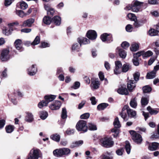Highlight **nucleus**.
<instances>
[{"label":"nucleus","mask_w":159,"mask_h":159,"mask_svg":"<svg viewBox=\"0 0 159 159\" xmlns=\"http://www.w3.org/2000/svg\"><path fill=\"white\" fill-rule=\"evenodd\" d=\"M156 74V72H154V71L152 70L147 74L146 78L148 79H153L155 77Z\"/></svg>","instance_id":"27"},{"label":"nucleus","mask_w":159,"mask_h":159,"mask_svg":"<svg viewBox=\"0 0 159 159\" xmlns=\"http://www.w3.org/2000/svg\"><path fill=\"white\" fill-rule=\"evenodd\" d=\"M149 99L148 98L143 97L141 100V103L142 107H144L147 105Z\"/></svg>","instance_id":"22"},{"label":"nucleus","mask_w":159,"mask_h":159,"mask_svg":"<svg viewBox=\"0 0 159 159\" xmlns=\"http://www.w3.org/2000/svg\"><path fill=\"white\" fill-rule=\"evenodd\" d=\"M120 68H117L115 67V68L114 70V73L116 74H120L121 72V70H120Z\"/></svg>","instance_id":"62"},{"label":"nucleus","mask_w":159,"mask_h":159,"mask_svg":"<svg viewBox=\"0 0 159 159\" xmlns=\"http://www.w3.org/2000/svg\"><path fill=\"white\" fill-rule=\"evenodd\" d=\"M16 14L21 17H23L26 16V14L22 10H19L16 11Z\"/></svg>","instance_id":"45"},{"label":"nucleus","mask_w":159,"mask_h":159,"mask_svg":"<svg viewBox=\"0 0 159 159\" xmlns=\"http://www.w3.org/2000/svg\"><path fill=\"white\" fill-rule=\"evenodd\" d=\"M122 47L124 49H126L129 46V44L127 42H123L121 44Z\"/></svg>","instance_id":"51"},{"label":"nucleus","mask_w":159,"mask_h":159,"mask_svg":"<svg viewBox=\"0 0 159 159\" xmlns=\"http://www.w3.org/2000/svg\"><path fill=\"white\" fill-rule=\"evenodd\" d=\"M127 113L129 117L131 118H136V112L135 111H134L130 108H129L127 110Z\"/></svg>","instance_id":"18"},{"label":"nucleus","mask_w":159,"mask_h":159,"mask_svg":"<svg viewBox=\"0 0 159 159\" xmlns=\"http://www.w3.org/2000/svg\"><path fill=\"white\" fill-rule=\"evenodd\" d=\"M43 21L45 24L49 25L52 22V19L49 16H46L43 18Z\"/></svg>","instance_id":"24"},{"label":"nucleus","mask_w":159,"mask_h":159,"mask_svg":"<svg viewBox=\"0 0 159 159\" xmlns=\"http://www.w3.org/2000/svg\"><path fill=\"white\" fill-rule=\"evenodd\" d=\"M83 143V141L82 140H79L78 141H75L74 142H73L70 147L72 148L78 147L79 146L82 145Z\"/></svg>","instance_id":"25"},{"label":"nucleus","mask_w":159,"mask_h":159,"mask_svg":"<svg viewBox=\"0 0 159 159\" xmlns=\"http://www.w3.org/2000/svg\"><path fill=\"white\" fill-rule=\"evenodd\" d=\"M40 41V39L39 37L37 36L35 38L33 42L31 44L32 45H36L39 44Z\"/></svg>","instance_id":"40"},{"label":"nucleus","mask_w":159,"mask_h":159,"mask_svg":"<svg viewBox=\"0 0 159 159\" xmlns=\"http://www.w3.org/2000/svg\"><path fill=\"white\" fill-rule=\"evenodd\" d=\"M150 138L152 139H159V133L156 132L153 133L150 137Z\"/></svg>","instance_id":"49"},{"label":"nucleus","mask_w":159,"mask_h":159,"mask_svg":"<svg viewBox=\"0 0 159 159\" xmlns=\"http://www.w3.org/2000/svg\"><path fill=\"white\" fill-rule=\"evenodd\" d=\"M52 22L57 25H59L61 23V18L57 16H55L52 19Z\"/></svg>","instance_id":"20"},{"label":"nucleus","mask_w":159,"mask_h":159,"mask_svg":"<svg viewBox=\"0 0 159 159\" xmlns=\"http://www.w3.org/2000/svg\"><path fill=\"white\" fill-rule=\"evenodd\" d=\"M127 16L129 19L135 21L137 20L136 17L133 14L129 13L127 15Z\"/></svg>","instance_id":"42"},{"label":"nucleus","mask_w":159,"mask_h":159,"mask_svg":"<svg viewBox=\"0 0 159 159\" xmlns=\"http://www.w3.org/2000/svg\"><path fill=\"white\" fill-rule=\"evenodd\" d=\"M136 82H135L134 80H129L127 83V89H133L135 88Z\"/></svg>","instance_id":"13"},{"label":"nucleus","mask_w":159,"mask_h":159,"mask_svg":"<svg viewBox=\"0 0 159 159\" xmlns=\"http://www.w3.org/2000/svg\"><path fill=\"white\" fill-rule=\"evenodd\" d=\"M113 125L115 127L111 130L112 132L114 133L113 136L114 137H117L119 132V130L118 128H120L121 125L120 124L118 118L117 117L114 120Z\"/></svg>","instance_id":"3"},{"label":"nucleus","mask_w":159,"mask_h":159,"mask_svg":"<svg viewBox=\"0 0 159 159\" xmlns=\"http://www.w3.org/2000/svg\"><path fill=\"white\" fill-rule=\"evenodd\" d=\"M5 120L4 119L0 120V129L2 128L5 124Z\"/></svg>","instance_id":"58"},{"label":"nucleus","mask_w":159,"mask_h":159,"mask_svg":"<svg viewBox=\"0 0 159 159\" xmlns=\"http://www.w3.org/2000/svg\"><path fill=\"white\" fill-rule=\"evenodd\" d=\"M140 7L132 6V11L133 12H137L140 11Z\"/></svg>","instance_id":"60"},{"label":"nucleus","mask_w":159,"mask_h":159,"mask_svg":"<svg viewBox=\"0 0 159 159\" xmlns=\"http://www.w3.org/2000/svg\"><path fill=\"white\" fill-rule=\"evenodd\" d=\"M89 129L91 130H95L97 129L96 126L91 123H89Z\"/></svg>","instance_id":"41"},{"label":"nucleus","mask_w":159,"mask_h":159,"mask_svg":"<svg viewBox=\"0 0 159 159\" xmlns=\"http://www.w3.org/2000/svg\"><path fill=\"white\" fill-rule=\"evenodd\" d=\"M37 71V69L35 67V65H33L31 67H30L28 69V74L30 75H35Z\"/></svg>","instance_id":"17"},{"label":"nucleus","mask_w":159,"mask_h":159,"mask_svg":"<svg viewBox=\"0 0 159 159\" xmlns=\"http://www.w3.org/2000/svg\"><path fill=\"white\" fill-rule=\"evenodd\" d=\"M153 55V52L151 51H148L146 52L143 51V58L149 57Z\"/></svg>","instance_id":"35"},{"label":"nucleus","mask_w":159,"mask_h":159,"mask_svg":"<svg viewBox=\"0 0 159 159\" xmlns=\"http://www.w3.org/2000/svg\"><path fill=\"white\" fill-rule=\"evenodd\" d=\"M80 86V82L78 81H76L75 82L74 85L72 87V88L76 89L79 88Z\"/></svg>","instance_id":"55"},{"label":"nucleus","mask_w":159,"mask_h":159,"mask_svg":"<svg viewBox=\"0 0 159 159\" xmlns=\"http://www.w3.org/2000/svg\"><path fill=\"white\" fill-rule=\"evenodd\" d=\"M14 45L15 48L20 52L24 50V48L22 47V42L20 39H17L15 40L14 43Z\"/></svg>","instance_id":"9"},{"label":"nucleus","mask_w":159,"mask_h":159,"mask_svg":"<svg viewBox=\"0 0 159 159\" xmlns=\"http://www.w3.org/2000/svg\"><path fill=\"white\" fill-rule=\"evenodd\" d=\"M159 148V143L157 142L152 143L148 146V149L152 151H155Z\"/></svg>","instance_id":"16"},{"label":"nucleus","mask_w":159,"mask_h":159,"mask_svg":"<svg viewBox=\"0 0 159 159\" xmlns=\"http://www.w3.org/2000/svg\"><path fill=\"white\" fill-rule=\"evenodd\" d=\"M130 134L132 136V139L134 141L138 144L141 143L143 139L141 136L134 131H129Z\"/></svg>","instance_id":"5"},{"label":"nucleus","mask_w":159,"mask_h":159,"mask_svg":"<svg viewBox=\"0 0 159 159\" xmlns=\"http://www.w3.org/2000/svg\"><path fill=\"white\" fill-rule=\"evenodd\" d=\"M80 47L77 43L73 45L72 49L73 50L78 51Z\"/></svg>","instance_id":"54"},{"label":"nucleus","mask_w":159,"mask_h":159,"mask_svg":"<svg viewBox=\"0 0 159 159\" xmlns=\"http://www.w3.org/2000/svg\"><path fill=\"white\" fill-rule=\"evenodd\" d=\"M149 34L151 36H154L157 34V31L154 29H151L149 31Z\"/></svg>","instance_id":"44"},{"label":"nucleus","mask_w":159,"mask_h":159,"mask_svg":"<svg viewBox=\"0 0 159 159\" xmlns=\"http://www.w3.org/2000/svg\"><path fill=\"white\" fill-rule=\"evenodd\" d=\"M129 104L130 106L133 108H136L137 106V98H134L131 99Z\"/></svg>","instance_id":"21"},{"label":"nucleus","mask_w":159,"mask_h":159,"mask_svg":"<svg viewBox=\"0 0 159 159\" xmlns=\"http://www.w3.org/2000/svg\"><path fill=\"white\" fill-rule=\"evenodd\" d=\"M98 75L100 80L102 81L104 79V76L103 73L101 71L99 72Z\"/></svg>","instance_id":"64"},{"label":"nucleus","mask_w":159,"mask_h":159,"mask_svg":"<svg viewBox=\"0 0 159 159\" xmlns=\"http://www.w3.org/2000/svg\"><path fill=\"white\" fill-rule=\"evenodd\" d=\"M100 39L103 42H106L107 43H110L113 41L112 36L110 34H103L101 35Z\"/></svg>","instance_id":"8"},{"label":"nucleus","mask_w":159,"mask_h":159,"mask_svg":"<svg viewBox=\"0 0 159 159\" xmlns=\"http://www.w3.org/2000/svg\"><path fill=\"white\" fill-rule=\"evenodd\" d=\"M116 52H118L120 56L122 58H125L126 56V53L125 51L123 49L118 47L116 49Z\"/></svg>","instance_id":"14"},{"label":"nucleus","mask_w":159,"mask_h":159,"mask_svg":"<svg viewBox=\"0 0 159 159\" xmlns=\"http://www.w3.org/2000/svg\"><path fill=\"white\" fill-rule=\"evenodd\" d=\"M120 115L124 120H128L127 116L125 112H121L120 113Z\"/></svg>","instance_id":"52"},{"label":"nucleus","mask_w":159,"mask_h":159,"mask_svg":"<svg viewBox=\"0 0 159 159\" xmlns=\"http://www.w3.org/2000/svg\"><path fill=\"white\" fill-rule=\"evenodd\" d=\"M89 114L88 113H86L81 115L80 118L82 119H86L88 118L89 117Z\"/></svg>","instance_id":"50"},{"label":"nucleus","mask_w":159,"mask_h":159,"mask_svg":"<svg viewBox=\"0 0 159 159\" xmlns=\"http://www.w3.org/2000/svg\"><path fill=\"white\" fill-rule=\"evenodd\" d=\"M48 104V102L46 100H42L38 104V107L40 108H41L47 106Z\"/></svg>","instance_id":"32"},{"label":"nucleus","mask_w":159,"mask_h":159,"mask_svg":"<svg viewBox=\"0 0 159 159\" xmlns=\"http://www.w3.org/2000/svg\"><path fill=\"white\" fill-rule=\"evenodd\" d=\"M78 41L80 44L81 47L82 44H86L90 43L89 39L85 38L80 37L78 39Z\"/></svg>","instance_id":"15"},{"label":"nucleus","mask_w":159,"mask_h":159,"mask_svg":"<svg viewBox=\"0 0 159 159\" xmlns=\"http://www.w3.org/2000/svg\"><path fill=\"white\" fill-rule=\"evenodd\" d=\"M34 22V19L33 18H30L24 21L22 26L23 27H30L32 26V24Z\"/></svg>","instance_id":"12"},{"label":"nucleus","mask_w":159,"mask_h":159,"mask_svg":"<svg viewBox=\"0 0 159 159\" xmlns=\"http://www.w3.org/2000/svg\"><path fill=\"white\" fill-rule=\"evenodd\" d=\"M139 48V44L138 43H134L132 44L130 49L132 51L135 52L138 50Z\"/></svg>","instance_id":"33"},{"label":"nucleus","mask_w":159,"mask_h":159,"mask_svg":"<svg viewBox=\"0 0 159 159\" xmlns=\"http://www.w3.org/2000/svg\"><path fill=\"white\" fill-rule=\"evenodd\" d=\"M108 106V104L107 103H102L98 106L97 109L98 110H102L105 109Z\"/></svg>","instance_id":"29"},{"label":"nucleus","mask_w":159,"mask_h":159,"mask_svg":"<svg viewBox=\"0 0 159 159\" xmlns=\"http://www.w3.org/2000/svg\"><path fill=\"white\" fill-rule=\"evenodd\" d=\"M9 50L8 48H4L1 51L0 59L2 61H6L9 59Z\"/></svg>","instance_id":"6"},{"label":"nucleus","mask_w":159,"mask_h":159,"mask_svg":"<svg viewBox=\"0 0 159 159\" xmlns=\"http://www.w3.org/2000/svg\"><path fill=\"white\" fill-rule=\"evenodd\" d=\"M15 129L14 126L9 125L6 126L5 127V129L7 133H10L12 132Z\"/></svg>","instance_id":"26"},{"label":"nucleus","mask_w":159,"mask_h":159,"mask_svg":"<svg viewBox=\"0 0 159 159\" xmlns=\"http://www.w3.org/2000/svg\"><path fill=\"white\" fill-rule=\"evenodd\" d=\"M49 46V44L45 42H42L41 43V45L39 46L40 48H45Z\"/></svg>","instance_id":"56"},{"label":"nucleus","mask_w":159,"mask_h":159,"mask_svg":"<svg viewBox=\"0 0 159 159\" xmlns=\"http://www.w3.org/2000/svg\"><path fill=\"white\" fill-rule=\"evenodd\" d=\"M28 6V5L25 2H21L20 3V7L21 9L23 10L27 8Z\"/></svg>","instance_id":"47"},{"label":"nucleus","mask_w":159,"mask_h":159,"mask_svg":"<svg viewBox=\"0 0 159 159\" xmlns=\"http://www.w3.org/2000/svg\"><path fill=\"white\" fill-rule=\"evenodd\" d=\"M67 117V111L65 108L62 109V113L61 114V117L63 119H65Z\"/></svg>","instance_id":"38"},{"label":"nucleus","mask_w":159,"mask_h":159,"mask_svg":"<svg viewBox=\"0 0 159 159\" xmlns=\"http://www.w3.org/2000/svg\"><path fill=\"white\" fill-rule=\"evenodd\" d=\"M116 67L121 68L122 67V64L120 61H117L115 62Z\"/></svg>","instance_id":"61"},{"label":"nucleus","mask_w":159,"mask_h":159,"mask_svg":"<svg viewBox=\"0 0 159 159\" xmlns=\"http://www.w3.org/2000/svg\"><path fill=\"white\" fill-rule=\"evenodd\" d=\"M149 4L151 5H157L158 4V0H148Z\"/></svg>","instance_id":"53"},{"label":"nucleus","mask_w":159,"mask_h":159,"mask_svg":"<svg viewBox=\"0 0 159 159\" xmlns=\"http://www.w3.org/2000/svg\"><path fill=\"white\" fill-rule=\"evenodd\" d=\"M147 110L152 115H156L158 112V111L152 109L150 106H148L147 107Z\"/></svg>","instance_id":"30"},{"label":"nucleus","mask_w":159,"mask_h":159,"mask_svg":"<svg viewBox=\"0 0 159 159\" xmlns=\"http://www.w3.org/2000/svg\"><path fill=\"white\" fill-rule=\"evenodd\" d=\"M90 100L91 101V102L93 105H95L97 103V101L96 100V98L94 97H92L90 98Z\"/></svg>","instance_id":"63"},{"label":"nucleus","mask_w":159,"mask_h":159,"mask_svg":"<svg viewBox=\"0 0 159 159\" xmlns=\"http://www.w3.org/2000/svg\"><path fill=\"white\" fill-rule=\"evenodd\" d=\"M51 138L53 140L59 142L60 140V136L57 134L52 135L51 136Z\"/></svg>","instance_id":"36"},{"label":"nucleus","mask_w":159,"mask_h":159,"mask_svg":"<svg viewBox=\"0 0 159 159\" xmlns=\"http://www.w3.org/2000/svg\"><path fill=\"white\" fill-rule=\"evenodd\" d=\"M140 76V73L138 72H136L133 74L134 79V81L137 82L139 80Z\"/></svg>","instance_id":"43"},{"label":"nucleus","mask_w":159,"mask_h":159,"mask_svg":"<svg viewBox=\"0 0 159 159\" xmlns=\"http://www.w3.org/2000/svg\"><path fill=\"white\" fill-rule=\"evenodd\" d=\"M91 85L94 89H98L100 85L99 82L95 80H92L91 82Z\"/></svg>","instance_id":"28"},{"label":"nucleus","mask_w":159,"mask_h":159,"mask_svg":"<svg viewBox=\"0 0 159 159\" xmlns=\"http://www.w3.org/2000/svg\"><path fill=\"white\" fill-rule=\"evenodd\" d=\"M76 127L78 131L86 132L88 130L86 121L82 120H80L77 122Z\"/></svg>","instance_id":"4"},{"label":"nucleus","mask_w":159,"mask_h":159,"mask_svg":"<svg viewBox=\"0 0 159 159\" xmlns=\"http://www.w3.org/2000/svg\"><path fill=\"white\" fill-rule=\"evenodd\" d=\"M56 97V96L53 95H45L44 97V99L46 101L48 102V103L51 102L53 101Z\"/></svg>","instance_id":"19"},{"label":"nucleus","mask_w":159,"mask_h":159,"mask_svg":"<svg viewBox=\"0 0 159 159\" xmlns=\"http://www.w3.org/2000/svg\"><path fill=\"white\" fill-rule=\"evenodd\" d=\"M39 151L38 149H32L28 155L27 159H38L40 157L39 155Z\"/></svg>","instance_id":"7"},{"label":"nucleus","mask_w":159,"mask_h":159,"mask_svg":"<svg viewBox=\"0 0 159 159\" xmlns=\"http://www.w3.org/2000/svg\"><path fill=\"white\" fill-rule=\"evenodd\" d=\"M11 30L12 31V29L10 28L9 30H7V29L5 28V29H3L2 30L3 33L6 35H9L11 34Z\"/></svg>","instance_id":"48"},{"label":"nucleus","mask_w":159,"mask_h":159,"mask_svg":"<svg viewBox=\"0 0 159 159\" xmlns=\"http://www.w3.org/2000/svg\"><path fill=\"white\" fill-rule=\"evenodd\" d=\"M55 12L54 10L52 8H51L47 11V14L49 16H53Z\"/></svg>","instance_id":"57"},{"label":"nucleus","mask_w":159,"mask_h":159,"mask_svg":"<svg viewBox=\"0 0 159 159\" xmlns=\"http://www.w3.org/2000/svg\"><path fill=\"white\" fill-rule=\"evenodd\" d=\"M40 117L42 120H44L47 118L48 116L47 112L44 111H42L39 113Z\"/></svg>","instance_id":"34"},{"label":"nucleus","mask_w":159,"mask_h":159,"mask_svg":"<svg viewBox=\"0 0 159 159\" xmlns=\"http://www.w3.org/2000/svg\"><path fill=\"white\" fill-rule=\"evenodd\" d=\"M61 105V103L60 101L56 100L55 102L50 105L49 106V107L52 110H57L60 108Z\"/></svg>","instance_id":"11"},{"label":"nucleus","mask_w":159,"mask_h":159,"mask_svg":"<svg viewBox=\"0 0 159 159\" xmlns=\"http://www.w3.org/2000/svg\"><path fill=\"white\" fill-rule=\"evenodd\" d=\"M131 68V66L129 64H125L122 67V71L123 72H126Z\"/></svg>","instance_id":"23"},{"label":"nucleus","mask_w":159,"mask_h":159,"mask_svg":"<svg viewBox=\"0 0 159 159\" xmlns=\"http://www.w3.org/2000/svg\"><path fill=\"white\" fill-rule=\"evenodd\" d=\"M25 118V120L28 122H31L33 120V115L31 113H27Z\"/></svg>","instance_id":"31"},{"label":"nucleus","mask_w":159,"mask_h":159,"mask_svg":"<svg viewBox=\"0 0 159 159\" xmlns=\"http://www.w3.org/2000/svg\"><path fill=\"white\" fill-rule=\"evenodd\" d=\"M100 141L102 145L106 148L111 147L114 144L112 138L109 136L104 137L101 139Z\"/></svg>","instance_id":"2"},{"label":"nucleus","mask_w":159,"mask_h":159,"mask_svg":"<svg viewBox=\"0 0 159 159\" xmlns=\"http://www.w3.org/2000/svg\"><path fill=\"white\" fill-rule=\"evenodd\" d=\"M125 148L127 153L128 154H129L130 152L131 148L130 144L128 141L126 142Z\"/></svg>","instance_id":"39"},{"label":"nucleus","mask_w":159,"mask_h":159,"mask_svg":"<svg viewBox=\"0 0 159 159\" xmlns=\"http://www.w3.org/2000/svg\"><path fill=\"white\" fill-rule=\"evenodd\" d=\"M143 2H139L137 0L134 1L132 4V6L140 7L142 5Z\"/></svg>","instance_id":"37"},{"label":"nucleus","mask_w":159,"mask_h":159,"mask_svg":"<svg viewBox=\"0 0 159 159\" xmlns=\"http://www.w3.org/2000/svg\"><path fill=\"white\" fill-rule=\"evenodd\" d=\"M127 32H131L133 30L132 26L130 25H127L125 28Z\"/></svg>","instance_id":"59"},{"label":"nucleus","mask_w":159,"mask_h":159,"mask_svg":"<svg viewBox=\"0 0 159 159\" xmlns=\"http://www.w3.org/2000/svg\"><path fill=\"white\" fill-rule=\"evenodd\" d=\"M70 150L67 148H63L59 149H57L53 151V154L55 156L60 157L63 155H67L70 153Z\"/></svg>","instance_id":"1"},{"label":"nucleus","mask_w":159,"mask_h":159,"mask_svg":"<svg viewBox=\"0 0 159 159\" xmlns=\"http://www.w3.org/2000/svg\"><path fill=\"white\" fill-rule=\"evenodd\" d=\"M117 92L121 95H128L129 94L128 90H116Z\"/></svg>","instance_id":"46"},{"label":"nucleus","mask_w":159,"mask_h":159,"mask_svg":"<svg viewBox=\"0 0 159 159\" xmlns=\"http://www.w3.org/2000/svg\"><path fill=\"white\" fill-rule=\"evenodd\" d=\"M87 37L90 39L93 40L97 37V34L96 32L93 30H89L86 34Z\"/></svg>","instance_id":"10"}]
</instances>
